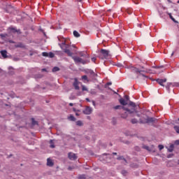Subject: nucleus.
Instances as JSON below:
<instances>
[{
  "label": "nucleus",
  "instance_id": "obj_1",
  "mask_svg": "<svg viewBox=\"0 0 179 179\" xmlns=\"http://www.w3.org/2000/svg\"><path fill=\"white\" fill-rule=\"evenodd\" d=\"M129 106L130 107H132L131 110L129 108H125L124 107L122 108L124 111H126L122 114V118H127L129 115L130 117H138L140 118L141 115H139L138 111H136V105H135L134 102H130Z\"/></svg>",
  "mask_w": 179,
  "mask_h": 179
},
{
  "label": "nucleus",
  "instance_id": "obj_2",
  "mask_svg": "<svg viewBox=\"0 0 179 179\" xmlns=\"http://www.w3.org/2000/svg\"><path fill=\"white\" fill-rule=\"evenodd\" d=\"M131 72H134V73H136L137 78H141V79H145L148 78L146 76L145 73H152L150 70L145 69L143 66H142L141 69H138L136 67H131Z\"/></svg>",
  "mask_w": 179,
  "mask_h": 179
},
{
  "label": "nucleus",
  "instance_id": "obj_3",
  "mask_svg": "<svg viewBox=\"0 0 179 179\" xmlns=\"http://www.w3.org/2000/svg\"><path fill=\"white\" fill-rule=\"evenodd\" d=\"M61 47L62 50H64V52L69 55V57H72L73 55V53L71 52V50L68 48H69V45L66 43V41L65 39H63L61 44H59Z\"/></svg>",
  "mask_w": 179,
  "mask_h": 179
},
{
  "label": "nucleus",
  "instance_id": "obj_4",
  "mask_svg": "<svg viewBox=\"0 0 179 179\" xmlns=\"http://www.w3.org/2000/svg\"><path fill=\"white\" fill-rule=\"evenodd\" d=\"M139 120L142 124H153V122H156V121H157L155 118L149 117L148 116L140 117Z\"/></svg>",
  "mask_w": 179,
  "mask_h": 179
},
{
  "label": "nucleus",
  "instance_id": "obj_5",
  "mask_svg": "<svg viewBox=\"0 0 179 179\" xmlns=\"http://www.w3.org/2000/svg\"><path fill=\"white\" fill-rule=\"evenodd\" d=\"M109 57H110V51L104 49L101 50L99 55V58H100V59H107Z\"/></svg>",
  "mask_w": 179,
  "mask_h": 179
},
{
  "label": "nucleus",
  "instance_id": "obj_6",
  "mask_svg": "<svg viewBox=\"0 0 179 179\" xmlns=\"http://www.w3.org/2000/svg\"><path fill=\"white\" fill-rule=\"evenodd\" d=\"M72 58L76 64H83V65H85L90 62V60H89V59H83L79 57H73Z\"/></svg>",
  "mask_w": 179,
  "mask_h": 179
},
{
  "label": "nucleus",
  "instance_id": "obj_7",
  "mask_svg": "<svg viewBox=\"0 0 179 179\" xmlns=\"http://www.w3.org/2000/svg\"><path fill=\"white\" fill-rule=\"evenodd\" d=\"M92 113H93V108L90 106H87L83 110V113L86 115H90Z\"/></svg>",
  "mask_w": 179,
  "mask_h": 179
},
{
  "label": "nucleus",
  "instance_id": "obj_8",
  "mask_svg": "<svg viewBox=\"0 0 179 179\" xmlns=\"http://www.w3.org/2000/svg\"><path fill=\"white\" fill-rule=\"evenodd\" d=\"M157 83H159V85H160L161 86H164L163 85V83H166V82H167V79L164 78V79H157L156 80Z\"/></svg>",
  "mask_w": 179,
  "mask_h": 179
},
{
  "label": "nucleus",
  "instance_id": "obj_9",
  "mask_svg": "<svg viewBox=\"0 0 179 179\" xmlns=\"http://www.w3.org/2000/svg\"><path fill=\"white\" fill-rule=\"evenodd\" d=\"M69 159H70V160H76V159H78V157H76V155L70 152L69 153Z\"/></svg>",
  "mask_w": 179,
  "mask_h": 179
},
{
  "label": "nucleus",
  "instance_id": "obj_10",
  "mask_svg": "<svg viewBox=\"0 0 179 179\" xmlns=\"http://www.w3.org/2000/svg\"><path fill=\"white\" fill-rule=\"evenodd\" d=\"M73 85L76 90H79V82L78 81V79L75 78Z\"/></svg>",
  "mask_w": 179,
  "mask_h": 179
},
{
  "label": "nucleus",
  "instance_id": "obj_11",
  "mask_svg": "<svg viewBox=\"0 0 179 179\" xmlns=\"http://www.w3.org/2000/svg\"><path fill=\"white\" fill-rule=\"evenodd\" d=\"M155 147L152 146L151 148L147 145H143V149H145V150H148V152L153 151Z\"/></svg>",
  "mask_w": 179,
  "mask_h": 179
},
{
  "label": "nucleus",
  "instance_id": "obj_12",
  "mask_svg": "<svg viewBox=\"0 0 179 179\" xmlns=\"http://www.w3.org/2000/svg\"><path fill=\"white\" fill-rule=\"evenodd\" d=\"M47 166H49V167H52L54 166V162H52V160L50 158H48L47 159Z\"/></svg>",
  "mask_w": 179,
  "mask_h": 179
},
{
  "label": "nucleus",
  "instance_id": "obj_13",
  "mask_svg": "<svg viewBox=\"0 0 179 179\" xmlns=\"http://www.w3.org/2000/svg\"><path fill=\"white\" fill-rule=\"evenodd\" d=\"M81 79L84 82V83H87L89 82V78H87V76H83L81 77Z\"/></svg>",
  "mask_w": 179,
  "mask_h": 179
},
{
  "label": "nucleus",
  "instance_id": "obj_14",
  "mask_svg": "<svg viewBox=\"0 0 179 179\" xmlns=\"http://www.w3.org/2000/svg\"><path fill=\"white\" fill-rule=\"evenodd\" d=\"M8 72L10 75H13L15 73V69L12 66L8 67Z\"/></svg>",
  "mask_w": 179,
  "mask_h": 179
},
{
  "label": "nucleus",
  "instance_id": "obj_15",
  "mask_svg": "<svg viewBox=\"0 0 179 179\" xmlns=\"http://www.w3.org/2000/svg\"><path fill=\"white\" fill-rule=\"evenodd\" d=\"M80 57H85V59H87V58H89V55L85 52H80L79 53Z\"/></svg>",
  "mask_w": 179,
  "mask_h": 179
},
{
  "label": "nucleus",
  "instance_id": "obj_16",
  "mask_svg": "<svg viewBox=\"0 0 179 179\" xmlns=\"http://www.w3.org/2000/svg\"><path fill=\"white\" fill-rule=\"evenodd\" d=\"M120 104H122V106H127V104H128V103L127 102V101H125V99H120Z\"/></svg>",
  "mask_w": 179,
  "mask_h": 179
},
{
  "label": "nucleus",
  "instance_id": "obj_17",
  "mask_svg": "<svg viewBox=\"0 0 179 179\" xmlns=\"http://www.w3.org/2000/svg\"><path fill=\"white\" fill-rule=\"evenodd\" d=\"M1 54L3 58H7L8 55H6L7 54L6 50H1Z\"/></svg>",
  "mask_w": 179,
  "mask_h": 179
},
{
  "label": "nucleus",
  "instance_id": "obj_18",
  "mask_svg": "<svg viewBox=\"0 0 179 179\" xmlns=\"http://www.w3.org/2000/svg\"><path fill=\"white\" fill-rule=\"evenodd\" d=\"M76 124L78 127H83V122L82 120H78L76 122Z\"/></svg>",
  "mask_w": 179,
  "mask_h": 179
},
{
  "label": "nucleus",
  "instance_id": "obj_19",
  "mask_svg": "<svg viewBox=\"0 0 179 179\" xmlns=\"http://www.w3.org/2000/svg\"><path fill=\"white\" fill-rule=\"evenodd\" d=\"M74 37H80V34L77 31H74L73 32Z\"/></svg>",
  "mask_w": 179,
  "mask_h": 179
},
{
  "label": "nucleus",
  "instance_id": "obj_20",
  "mask_svg": "<svg viewBox=\"0 0 179 179\" xmlns=\"http://www.w3.org/2000/svg\"><path fill=\"white\" fill-rule=\"evenodd\" d=\"M68 119L70 120V121H76V118H75V116L74 115H71Z\"/></svg>",
  "mask_w": 179,
  "mask_h": 179
},
{
  "label": "nucleus",
  "instance_id": "obj_21",
  "mask_svg": "<svg viewBox=\"0 0 179 179\" xmlns=\"http://www.w3.org/2000/svg\"><path fill=\"white\" fill-rule=\"evenodd\" d=\"M32 125H38V122L34 120V118L31 119Z\"/></svg>",
  "mask_w": 179,
  "mask_h": 179
},
{
  "label": "nucleus",
  "instance_id": "obj_22",
  "mask_svg": "<svg viewBox=\"0 0 179 179\" xmlns=\"http://www.w3.org/2000/svg\"><path fill=\"white\" fill-rule=\"evenodd\" d=\"M174 150V145L171 144L170 147L168 148V151L173 152Z\"/></svg>",
  "mask_w": 179,
  "mask_h": 179
},
{
  "label": "nucleus",
  "instance_id": "obj_23",
  "mask_svg": "<svg viewBox=\"0 0 179 179\" xmlns=\"http://www.w3.org/2000/svg\"><path fill=\"white\" fill-rule=\"evenodd\" d=\"M54 140H50V148H55V145H54Z\"/></svg>",
  "mask_w": 179,
  "mask_h": 179
},
{
  "label": "nucleus",
  "instance_id": "obj_24",
  "mask_svg": "<svg viewBox=\"0 0 179 179\" xmlns=\"http://www.w3.org/2000/svg\"><path fill=\"white\" fill-rule=\"evenodd\" d=\"M48 57H49L50 58H54L55 55H54V53H52V52H50V53H48Z\"/></svg>",
  "mask_w": 179,
  "mask_h": 179
},
{
  "label": "nucleus",
  "instance_id": "obj_25",
  "mask_svg": "<svg viewBox=\"0 0 179 179\" xmlns=\"http://www.w3.org/2000/svg\"><path fill=\"white\" fill-rule=\"evenodd\" d=\"M59 71V69L58 67H54L52 69V72H58Z\"/></svg>",
  "mask_w": 179,
  "mask_h": 179
},
{
  "label": "nucleus",
  "instance_id": "obj_26",
  "mask_svg": "<svg viewBox=\"0 0 179 179\" xmlns=\"http://www.w3.org/2000/svg\"><path fill=\"white\" fill-rule=\"evenodd\" d=\"M82 90L83 92H87V87H86L85 85H83Z\"/></svg>",
  "mask_w": 179,
  "mask_h": 179
},
{
  "label": "nucleus",
  "instance_id": "obj_27",
  "mask_svg": "<svg viewBox=\"0 0 179 179\" xmlns=\"http://www.w3.org/2000/svg\"><path fill=\"white\" fill-rule=\"evenodd\" d=\"M174 129L177 132V134H179V127L175 126Z\"/></svg>",
  "mask_w": 179,
  "mask_h": 179
},
{
  "label": "nucleus",
  "instance_id": "obj_28",
  "mask_svg": "<svg viewBox=\"0 0 179 179\" xmlns=\"http://www.w3.org/2000/svg\"><path fill=\"white\" fill-rule=\"evenodd\" d=\"M10 33H16V29L15 28H10Z\"/></svg>",
  "mask_w": 179,
  "mask_h": 179
},
{
  "label": "nucleus",
  "instance_id": "obj_29",
  "mask_svg": "<svg viewBox=\"0 0 179 179\" xmlns=\"http://www.w3.org/2000/svg\"><path fill=\"white\" fill-rule=\"evenodd\" d=\"M131 122L132 124H136L138 122V119H132Z\"/></svg>",
  "mask_w": 179,
  "mask_h": 179
},
{
  "label": "nucleus",
  "instance_id": "obj_30",
  "mask_svg": "<svg viewBox=\"0 0 179 179\" xmlns=\"http://www.w3.org/2000/svg\"><path fill=\"white\" fill-rule=\"evenodd\" d=\"M78 179H86V176L85 175H81L78 177Z\"/></svg>",
  "mask_w": 179,
  "mask_h": 179
},
{
  "label": "nucleus",
  "instance_id": "obj_31",
  "mask_svg": "<svg viewBox=\"0 0 179 179\" xmlns=\"http://www.w3.org/2000/svg\"><path fill=\"white\" fill-rule=\"evenodd\" d=\"M117 160H124V162H127V160L124 159V157H119L117 158Z\"/></svg>",
  "mask_w": 179,
  "mask_h": 179
},
{
  "label": "nucleus",
  "instance_id": "obj_32",
  "mask_svg": "<svg viewBox=\"0 0 179 179\" xmlns=\"http://www.w3.org/2000/svg\"><path fill=\"white\" fill-rule=\"evenodd\" d=\"M158 148H159V150H162V149H164V146L163 145H158Z\"/></svg>",
  "mask_w": 179,
  "mask_h": 179
},
{
  "label": "nucleus",
  "instance_id": "obj_33",
  "mask_svg": "<svg viewBox=\"0 0 179 179\" xmlns=\"http://www.w3.org/2000/svg\"><path fill=\"white\" fill-rule=\"evenodd\" d=\"M43 57H48V52H43L42 53Z\"/></svg>",
  "mask_w": 179,
  "mask_h": 179
},
{
  "label": "nucleus",
  "instance_id": "obj_34",
  "mask_svg": "<svg viewBox=\"0 0 179 179\" xmlns=\"http://www.w3.org/2000/svg\"><path fill=\"white\" fill-rule=\"evenodd\" d=\"M91 94H96V91L94 90H92L90 91Z\"/></svg>",
  "mask_w": 179,
  "mask_h": 179
},
{
  "label": "nucleus",
  "instance_id": "obj_35",
  "mask_svg": "<svg viewBox=\"0 0 179 179\" xmlns=\"http://www.w3.org/2000/svg\"><path fill=\"white\" fill-rule=\"evenodd\" d=\"M171 20L173 21V22H174V23H178V22H177V20H176V19H174V17H172V18H171Z\"/></svg>",
  "mask_w": 179,
  "mask_h": 179
},
{
  "label": "nucleus",
  "instance_id": "obj_36",
  "mask_svg": "<svg viewBox=\"0 0 179 179\" xmlns=\"http://www.w3.org/2000/svg\"><path fill=\"white\" fill-rule=\"evenodd\" d=\"M171 20L173 21V22H174V23H178V22H177V20H176V19H174V17H172V18H171Z\"/></svg>",
  "mask_w": 179,
  "mask_h": 179
},
{
  "label": "nucleus",
  "instance_id": "obj_37",
  "mask_svg": "<svg viewBox=\"0 0 179 179\" xmlns=\"http://www.w3.org/2000/svg\"><path fill=\"white\" fill-rule=\"evenodd\" d=\"M122 174H123V176H127V171H122Z\"/></svg>",
  "mask_w": 179,
  "mask_h": 179
},
{
  "label": "nucleus",
  "instance_id": "obj_38",
  "mask_svg": "<svg viewBox=\"0 0 179 179\" xmlns=\"http://www.w3.org/2000/svg\"><path fill=\"white\" fill-rule=\"evenodd\" d=\"M168 15H169L170 19H172V17H173V15H171V13H168Z\"/></svg>",
  "mask_w": 179,
  "mask_h": 179
},
{
  "label": "nucleus",
  "instance_id": "obj_39",
  "mask_svg": "<svg viewBox=\"0 0 179 179\" xmlns=\"http://www.w3.org/2000/svg\"><path fill=\"white\" fill-rule=\"evenodd\" d=\"M115 110H118L119 108H121V106H115Z\"/></svg>",
  "mask_w": 179,
  "mask_h": 179
},
{
  "label": "nucleus",
  "instance_id": "obj_40",
  "mask_svg": "<svg viewBox=\"0 0 179 179\" xmlns=\"http://www.w3.org/2000/svg\"><path fill=\"white\" fill-rule=\"evenodd\" d=\"M92 62H96V57H92Z\"/></svg>",
  "mask_w": 179,
  "mask_h": 179
},
{
  "label": "nucleus",
  "instance_id": "obj_41",
  "mask_svg": "<svg viewBox=\"0 0 179 179\" xmlns=\"http://www.w3.org/2000/svg\"><path fill=\"white\" fill-rule=\"evenodd\" d=\"M13 61H19V58H17V57H14V58H13Z\"/></svg>",
  "mask_w": 179,
  "mask_h": 179
},
{
  "label": "nucleus",
  "instance_id": "obj_42",
  "mask_svg": "<svg viewBox=\"0 0 179 179\" xmlns=\"http://www.w3.org/2000/svg\"><path fill=\"white\" fill-rule=\"evenodd\" d=\"M125 99L127 101L129 100V96H128L127 95L125 96Z\"/></svg>",
  "mask_w": 179,
  "mask_h": 179
},
{
  "label": "nucleus",
  "instance_id": "obj_43",
  "mask_svg": "<svg viewBox=\"0 0 179 179\" xmlns=\"http://www.w3.org/2000/svg\"><path fill=\"white\" fill-rule=\"evenodd\" d=\"M92 105L96 107V102L94 101H92Z\"/></svg>",
  "mask_w": 179,
  "mask_h": 179
},
{
  "label": "nucleus",
  "instance_id": "obj_44",
  "mask_svg": "<svg viewBox=\"0 0 179 179\" xmlns=\"http://www.w3.org/2000/svg\"><path fill=\"white\" fill-rule=\"evenodd\" d=\"M176 145H179V140H177L176 142H175Z\"/></svg>",
  "mask_w": 179,
  "mask_h": 179
},
{
  "label": "nucleus",
  "instance_id": "obj_45",
  "mask_svg": "<svg viewBox=\"0 0 179 179\" xmlns=\"http://www.w3.org/2000/svg\"><path fill=\"white\" fill-rule=\"evenodd\" d=\"M173 157V155H169L167 156L168 159H170V157Z\"/></svg>",
  "mask_w": 179,
  "mask_h": 179
},
{
  "label": "nucleus",
  "instance_id": "obj_46",
  "mask_svg": "<svg viewBox=\"0 0 179 179\" xmlns=\"http://www.w3.org/2000/svg\"><path fill=\"white\" fill-rule=\"evenodd\" d=\"M0 36L2 37V38H3V37H5L6 35L1 34Z\"/></svg>",
  "mask_w": 179,
  "mask_h": 179
},
{
  "label": "nucleus",
  "instance_id": "obj_47",
  "mask_svg": "<svg viewBox=\"0 0 179 179\" xmlns=\"http://www.w3.org/2000/svg\"><path fill=\"white\" fill-rule=\"evenodd\" d=\"M45 71H47L45 69H42V72H45Z\"/></svg>",
  "mask_w": 179,
  "mask_h": 179
},
{
  "label": "nucleus",
  "instance_id": "obj_48",
  "mask_svg": "<svg viewBox=\"0 0 179 179\" xmlns=\"http://www.w3.org/2000/svg\"><path fill=\"white\" fill-rule=\"evenodd\" d=\"M69 106H71V107H72L73 106V103H70Z\"/></svg>",
  "mask_w": 179,
  "mask_h": 179
},
{
  "label": "nucleus",
  "instance_id": "obj_49",
  "mask_svg": "<svg viewBox=\"0 0 179 179\" xmlns=\"http://www.w3.org/2000/svg\"><path fill=\"white\" fill-rule=\"evenodd\" d=\"M103 159H107V155H103Z\"/></svg>",
  "mask_w": 179,
  "mask_h": 179
},
{
  "label": "nucleus",
  "instance_id": "obj_50",
  "mask_svg": "<svg viewBox=\"0 0 179 179\" xmlns=\"http://www.w3.org/2000/svg\"><path fill=\"white\" fill-rule=\"evenodd\" d=\"M107 85H108V86H110V85H112V83H108Z\"/></svg>",
  "mask_w": 179,
  "mask_h": 179
},
{
  "label": "nucleus",
  "instance_id": "obj_51",
  "mask_svg": "<svg viewBox=\"0 0 179 179\" xmlns=\"http://www.w3.org/2000/svg\"><path fill=\"white\" fill-rule=\"evenodd\" d=\"M86 101H90V99H89V98H86Z\"/></svg>",
  "mask_w": 179,
  "mask_h": 179
},
{
  "label": "nucleus",
  "instance_id": "obj_52",
  "mask_svg": "<svg viewBox=\"0 0 179 179\" xmlns=\"http://www.w3.org/2000/svg\"><path fill=\"white\" fill-rule=\"evenodd\" d=\"M73 110L76 113V108H73Z\"/></svg>",
  "mask_w": 179,
  "mask_h": 179
},
{
  "label": "nucleus",
  "instance_id": "obj_53",
  "mask_svg": "<svg viewBox=\"0 0 179 179\" xmlns=\"http://www.w3.org/2000/svg\"><path fill=\"white\" fill-rule=\"evenodd\" d=\"M76 115L79 116V113H76Z\"/></svg>",
  "mask_w": 179,
  "mask_h": 179
},
{
  "label": "nucleus",
  "instance_id": "obj_54",
  "mask_svg": "<svg viewBox=\"0 0 179 179\" xmlns=\"http://www.w3.org/2000/svg\"><path fill=\"white\" fill-rule=\"evenodd\" d=\"M138 26H139L140 27H142V24H138Z\"/></svg>",
  "mask_w": 179,
  "mask_h": 179
},
{
  "label": "nucleus",
  "instance_id": "obj_55",
  "mask_svg": "<svg viewBox=\"0 0 179 179\" xmlns=\"http://www.w3.org/2000/svg\"><path fill=\"white\" fill-rule=\"evenodd\" d=\"M113 155H117V152H113Z\"/></svg>",
  "mask_w": 179,
  "mask_h": 179
},
{
  "label": "nucleus",
  "instance_id": "obj_56",
  "mask_svg": "<svg viewBox=\"0 0 179 179\" xmlns=\"http://www.w3.org/2000/svg\"><path fill=\"white\" fill-rule=\"evenodd\" d=\"M78 2H82V0H78Z\"/></svg>",
  "mask_w": 179,
  "mask_h": 179
},
{
  "label": "nucleus",
  "instance_id": "obj_57",
  "mask_svg": "<svg viewBox=\"0 0 179 179\" xmlns=\"http://www.w3.org/2000/svg\"><path fill=\"white\" fill-rule=\"evenodd\" d=\"M69 170H71V167L69 168Z\"/></svg>",
  "mask_w": 179,
  "mask_h": 179
},
{
  "label": "nucleus",
  "instance_id": "obj_58",
  "mask_svg": "<svg viewBox=\"0 0 179 179\" xmlns=\"http://www.w3.org/2000/svg\"><path fill=\"white\" fill-rule=\"evenodd\" d=\"M178 3H179V0L178 1Z\"/></svg>",
  "mask_w": 179,
  "mask_h": 179
},
{
  "label": "nucleus",
  "instance_id": "obj_59",
  "mask_svg": "<svg viewBox=\"0 0 179 179\" xmlns=\"http://www.w3.org/2000/svg\"><path fill=\"white\" fill-rule=\"evenodd\" d=\"M173 54H174V53H172V55H173Z\"/></svg>",
  "mask_w": 179,
  "mask_h": 179
},
{
  "label": "nucleus",
  "instance_id": "obj_60",
  "mask_svg": "<svg viewBox=\"0 0 179 179\" xmlns=\"http://www.w3.org/2000/svg\"><path fill=\"white\" fill-rule=\"evenodd\" d=\"M178 121H179V118H178Z\"/></svg>",
  "mask_w": 179,
  "mask_h": 179
}]
</instances>
